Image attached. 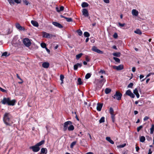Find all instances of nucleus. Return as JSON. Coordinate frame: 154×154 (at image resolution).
<instances>
[{"instance_id":"nucleus-35","label":"nucleus","mask_w":154,"mask_h":154,"mask_svg":"<svg viewBox=\"0 0 154 154\" xmlns=\"http://www.w3.org/2000/svg\"><path fill=\"white\" fill-rule=\"evenodd\" d=\"M114 110L113 109L112 107H110L109 109V113L111 114V115H112V114H114Z\"/></svg>"},{"instance_id":"nucleus-58","label":"nucleus","mask_w":154,"mask_h":154,"mask_svg":"<svg viewBox=\"0 0 154 154\" xmlns=\"http://www.w3.org/2000/svg\"><path fill=\"white\" fill-rule=\"evenodd\" d=\"M77 66H78V67H80L82 66V63H77Z\"/></svg>"},{"instance_id":"nucleus-53","label":"nucleus","mask_w":154,"mask_h":154,"mask_svg":"<svg viewBox=\"0 0 154 154\" xmlns=\"http://www.w3.org/2000/svg\"><path fill=\"white\" fill-rule=\"evenodd\" d=\"M7 54H8V53L7 52H5L2 53V56H7Z\"/></svg>"},{"instance_id":"nucleus-38","label":"nucleus","mask_w":154,"mask_h":154,"mask_svg":"<svg viewBox=\"0 0 154 154\" xmlns=\"http://www.w3.org/2000/svg\"><path fill=\"white\" fill-rule=\"evenodd\" d=\"M91 76V74L90 73H88L86 74L85 76V78L86 79H88Z\"/></svg>"},{"instance_id":"nucleus-46","label":"nucleus","mask_w":154,"mask_h":154,"mask_svg":"<svg viewBox=\"0 0 154 154\" xmlns=\"http://www.w3.org/2000/svg\"><path fill=\"white\" fill-rule=\"evenodd\" d=\"M23 2L26 5H27L29 4V2L26 0H23Z\"/></svg>"},{"instance_id":"nucleus-64","label":"nucleus","mask_w":154,"mask_h":154,"mask_svg":"<svg viewBox=\"0 0 154 154\" xmlns=\"http://www.w3.org/2000/svg\"><path fill=\"white\" fill-rule=\"evenodd\" d=\"M104 2L106 3H109V0H103Z\"/></svg>"},{"instance_id":"nucleus-40","label":"nucleus","mask_w":154,"mask_h":154,"mask_svg":"<svg viewBox=\"0 0 154 154\" xmlns=\"http://www.w3.org/2000/svg\"><path fill=\"white\" fill-rule=\"evenodd\" d=\"M77 32L78 35L80 36L82 35V32L80 29L78 30Z\"/></svg>"},{"instance_id":"nucleus-2","label":"nucleus","mask_w":154,"mask_h":154,"mask_svg":"<svg viewBox=\"0 0 154 154\" xmlns=\"http://www.w3.org/2000/svg\"><path fill=\"white\" fill-rule=\"evenodd\" d=\"M16 100L15 99L11 100L9 97H4L1 101V103L4 105L14 106L15 105Z\"/></svg>"},{"instance_id":"nucleus-37","label":"nucleus","mask_w":154,"mask_h":154,"mask_svg":"<svg viewBox=\"0 0 154 154\" xmlns=\"http://www.w3.org/2000/svg\"><path fill=\"white\" fill-rule=\"evenodd\" d=\"M76 143V141H73L72 142L70 145V148H73V146L75 145Z\"/></svg>"},{"instance_id":"nucleus-31","label":"nucleus","mask_w":154,"mask_h":154,"mask_svg":"<svg viewBox=\"0 0 154 154\" xmlns=\"http://www.w3.org/2000/svg\"><path fill=\"white\" fill-rule=\"evenodd\" d=\"M97 104V103L94 101H91L90 102V104L89 106H95Z\"/></svg>"},{"instance_id":"nucleus-6","label":"nucleus","mask_w":154,"mask_h":154,"mask_svg":"<svg viewBox=\"0 0 154 154\" xmlns=\"http://www.w3.org/2000/svg\"><path fill=\"white\" fill-rule=\"evenodd\" d=\"M42 36L44 38H51L53 37V35L51 34L44 32H42Z\"/></svg>"},{"instance_id":"nucleus-52","label":"nucleus","mask_w":154,"mask_h":154,"mask_svg":"<svg viewBox=\"0 0 154 154\" xmlns=\"http://www.w3.org/2000/svg\"><path fill=\"white\" fill-rule=\"evenodd\" d=\"M0 90L3 92H6L7 91L0 87Z\"/></svg>"},{"instance_id":"nucleus-4","label":"nucleus","mask_w":154,"mask_h":154,"mask_svg":"<svg viewBox=\"0 0 154 154\" xmlns=\"http://www.w3.org/2000/svg\"><path fill=\"white\" fill-rule=\"evenodd\" d=\"M122 96V94L118 91H116L115 94L112 97L114 99H116L117 100H119L121 99Z\"/></svg>"},{"instance_id":"nucleus-47","label":"nucleus","mask_w":154,"mask_h":154,"mask_svg":"<svg viewBox=\"0 0 154 154\" xmlns=\"http://www.w3.org/2000/svg\"><path fill=\"white\" fill-rule=\"evenodd\" d=\"M99 73H101V74H105L106 73V72H105V71H104V70L101 69L99 71Z\"/></svg>"},{"instance_id":"nucleus-12","label":"nucleus","mask_w":154,"mask_h":154,"mask_svg":"<svg viewBox=\"0 0 154 154\" xmlns=\"http://www.w3.org/2000/svg\"><path fill=\"white\" fill-rule=\"evenodd\" d=\"M52 23L53 25L60 28H62L63 27V26L60 24L58 22H53Z\"/></svg>"},{"instance_id":"nucleus-10","label":"nucleus","mask_w":154,"mask_h":154,"mask_svg":"<svg viewBox=\"0 0 154 154\" xmlns=\"http://www.w3.org/2000/svg\"><path fill=\"white\" fill-rule=\"evenodd\" d=\"M125 94L130 96L132 98H134L135 97L134 94L130 90H128L126 91Z\"/></svg>"},{"instance_id":"nucleus-17","label":"nucleus","mask_w":154,"mask_h":154,"mask_svg":"<svg viewBox=\"0 0 154 154\" xmlns=\"http://www.w3.org/2000/svg\"><path fill=\"white\" fill-rule=\"evenodd\" d=\"M42 66L44 68H47L49 66V64L48 62H45L42 63Z\"/></svg>"},{"instance_id":"nucleus-28","label":"nucleus","mask_w":154,"mask_h":154,"mask_svg":"<svg viewBox=\"0 0 154 154\" xmlns=\"http://www.w3.org/2000/svg\"><path fill=\"white\" fill-rule=\"evenodd\" d=\"M134 32L136 34H138L139 35H141L142 34V32L139 29H137L135 31H134Z\"/></svg>"},{"instance_id":"nucleus-14","label":"nucleus","mask_w":154,"mask_h":154,"mask_svg":"<svg viewBox=\"0 0 154 154\" xmlns=\"http://www.w3.org/2000/svg\"><path fill=\"white\" fill-rule=\"evenodd\" d=\"M47 152V149L46 148H42L41 149L40 154H46Z\"/></svg>"},{"instance_id":"nucleus-63","label":"nucleus","mask_w":154,"mask_h":154,"mask_svg":"<svg viewBox=\"0 0 154 154\" xmlns=\"http://www.w3.org/2000/svg\"><path fill=\"white\" fill-rule=\"evenodd\" d=\"M136 151L137 152H138V151L140 149L139 147L138 146H136Z\"/></svg>"},{"instance_id":"nucleus-23","label":"nucleus","mask_w":154,"mask_h":154,"mask_svg":"<svg viewBox=\"0 0 154 154\" xmlns=\"http://www.w3.org/2000/svg\"><path fill=\"white\" fill-rule=\"evenodd\" d=\"M74 129V127L73 125H70V126L68 128V130L69 131H73Z\"/></svg>"},{"instance_id":"nucleus-34","label":"nucleus","mask_w":154,"mask_h":154,"mask_svg":"<svg viewBox=\"0 0 154 154\" xmlns=\"http://www.w3.org/2000/svg\"><path fill=\"white\" fill-rule=\"evenodd\" d=\"M113 59L116 62L118 63H120V60L117 57H113Z\"/></svg>"},{"instance_id":"nucleus-59","label":"nucleus","mask_w":154,"mask_h":154,"mask_svg":"<svg viewBox=\"0 0 154 154\" xmlns=\"http://www.w3.org/2000/svg\"><path fill=\"white\" fill-rule=\"evenodd\" d=\"M149 119V117H148L146 116L143 119V120L144 121H146L147 120Z\"/></svg>"},{"instance_id":"nucleus-51","label":"nucleus","mask_w":154,"mask_h":154,"mask_svg":"<svg viewBox=\"0 0 154 154\" xmlns=\"http://www.w3.org/2000/svg\"><path fill=\"white\" fill-rule=\"evenodd\" d=\"M113 37L115 38H116L118 37V35L117 33H115L114 35H113Z\"/></svg>"},{"instance_id":"nucleus-13","label":"nucleus","mask_w":154,"mask_h":154,"mask_svg":"<svg viewBox=\"0 0 154 154\" xmlns=\"http://www.w3.org/2000/svg\"><path fill=\"white\" fill-rule=\"evenodd\" d=\"M82 12L83 14L85 17H87L89 15L88 11L85 8L83 9Z\"/></svg>"},{"instance_id":"nucleus-3","label":"nucleus","mask_w":154,"mask_h":154,"mask_svg":"<svg viewBox=\"0 0 154 154\" xmlns=\"http://www.w3.org/2000/svg\"><path fill=\"white\" fill-rule=\"evenodd\" d=\"M45 142V140H43L34 146H30L29 148L30 149H32L33 152H37L39 151L40 149V148L39 146L44 144Z\"/></svg>"},{"instance_id":"nucleus-54","label":"nucleus","mask_w":154,"mask_h":154,"mask_svg":"<svg viewBox=\"0 0 154 154\" xmlns=\"http://www.w3.org/2000/svg\"><path fill=\"white\" fill-rule=\"evenodd\" d=\"M11 33V32L10 31V29H8L7 30V32L6 35H9Z\"/></svg>"},{"instance_id":"nucleus-21","label":"nucleus","mask_w":154,"mask_h":154,"mask_svg":"<svg viewBox=\"0 0 154 154\" xmlns=\"http://www.w3.org/2000/svg\"><path fill=\"white\" fill-rule=\"evenodd\" d=\"M106 140L112 144H114V141L112 140H111L110 138L109 137H106Z\"/></svg>"},{"instance_id":"nucleus-48","label":"nucleus","mask_w":154,"mask_h":154,"mask_svg":"<svg viewBox=\"0 0 154 154\" xmlns=\"http://www.w3.org/2000/svg\"><path fill=\"white\" fill-rule=\"evenodd\" d=\"M133 85V83H131L128 85V87L129 88H132Z\"/></svg>"},{"instance_id":"nucleus-27","label":"nucleus","mask_w":154,"mask_h":154,"mask_svg":"<svg viewBox=\"0 0 154 154\" xmlns=\"http://www.w3.org/2000/svg\"><path fill=\"white\" fill-rule=\"evenodd\" d=\"M140 140V142H143L145 140V137L143 136H141Z\"/></svg>"},{"instance_id":"nucleus-33","label":"nucleus","mask_w":154,"mask_h":154,"mask_svg":"<svg viewBox=\"0 0 154 154\" xmlns=\"http://www.w3.org/2000/svg\"><path fill=\"white\" fill-rule=\"evenodd\" d=\"M65 19H66L67 21L68 22H71L72 21V19L70 17H67L65 18Z\"/></svg>"},{"instance_id":"nucleus-62","label":"nucleus","mask_w":154,"mask_h":154,"mask_svg":"<svg viewBox=\"0 0 154 154\" xmlns=\"http://www.w3.org/2000/svg\"><path fill=\"white\" fill-rule=\"evenodd\" d=\"M85 59L87 62H89L90 61V59L88 56L86 57Z\"/></svg>"},{"instance_id":"nucleus-16","label":"nucleus","mask_w":154,"mask_h":154,"mask_svg":"<svg viewBox=\"0 0 154 154\" xmlns=\"http://www.w3.org/2000/svg\"><path fill=\"white\" fill-rule=\"evenodd\" d=\"M31 23L34 26L37 27L38 26V23L36 21L32 20L31 21Z\"/></svg>"},{"instance_id":"nucleus-7","label":"nucleus","mask_w":154,"mask_h":154,"mask_svg":"<svg viewBox=\"0 0 154 154\" xmlns=\"http://www.w3.org/2000/svg\"><path fill=\"white\" fill-rule=\"evenodd\" d=\"M112 67L113 69L117 70H121L124 68V66L122 64H120L118 66H113Z\"/></svg>"},{"instance_id":"nucleus-18","label":"nucleus","mask_w":154,"mask_h":154,"mask_svg":"<svg viewBox=\"0 0 154 154\" xmlns=\"http://www.w3.org/2000/svg\"><path fill=\"white\" fill-rule=\"evenodd\" d=\"M133 93L135 94L136 95L137 97V98L139 97L140 95L138 93V91L137 88H136L134 90Z\"/></svg>"},{"instance_id":"nucleus-1","label":"nucleus","mask_w":154,"mask_h":154,"mask_svg":"<svg viewBox=\"0 0 154 154\" xmlns=\"http://www.w3.org/2000/svg\"><path fill=\"white\" fill-rule=\"evenodd\" d=\"M12 118V116L9 113L6 112L5 113L3 117V121L6 126H11L13 123L11 121Z\"/></svg>"},{"instance_id":"nucleus-36","label":"nucleus","mask_w":154,"mask_h":154,"mask_svg":"<svg viewBox=\"0 0 154 154\" xmlns=\"http://www.w3.org/2000/svg\"><path fill=\"white\" fill-rule=\"evenodd\" d=\"M111 118L112 119V122L114 123L115 121V114H112L111 115Z\"/></svg>"},{"instance_id":"nucleus-61","label":"nucleus","mask_w":154,"mask_h":154,"mask_svg":"<svg viewBox=\"0 0 154 154\" xmlns=\"http://www.w3.org/2000/svg\"><path fill=\"white\" fill-rule=\"evenodd\" d=\"M97 106H103V103H97Z\"/></svg>"},{"instance_id":"nucleus-44","label":"nucleus","mask_w":154,"mask_h":154,"mask_svg":"<svg viewBox=\"0 0 154 154\" xmlns=\"http://www.w3.org/2000/svg\"><path fill=\"white\" fill-rule=\"evenodd\" d=\"M90 101H87V102H85L84 103V105H88V106H89L90 105Z\"/></svg>"},{"instance_id":"nucleus-49","label":"nucleus","mask_w":154,"mask_h":154,"mask_svg":"<svg viewBox=\"0 0 154 154\" xmlns=\"http://www.w3.org/2000/svg\"><path fill=\"white\" fill-rule=\"evenodd\" d=\"M77 65V63H76L74 66V69L75 70H76L78 69V67Z\"/></svg>"},{"instance_id":"nucleus-55","label":"nucleus","mask_w":154,"mask_h":154,"mask_svg":"<svg viewBox=\"0 0 154 154\" xmlns=\"http://www.w3.org/2000/svg\"><path fill=\"white\" fill-rule=\"evenodd\" d=\"M118 24H119V26H121V27H123L125 25V23H124L122 24V23H119Z\"/></svg>"},{"instance_id":"nucleus-20","label":"nucleus","mask_w":154,"mask_h":154,"mask_svg":"<svg viewBox=\"0 0 154 154\" xmlns=\"http://www.w3.org/2000/svg\"><path fill=\"white\" fill-rule=\"evenodd\" d=\"M106 81V80L104 79H103L99 81V83L100 84V85L102 86Z\"/></svg>"},{"instance_id":"nucleus-11","label":"nucleus","mask_w":154,"mask_h":154,"mask_svg":"<svg viewBox=\"0 0 154 154\" xmlns=\"http://www.w3.org/2000/svg\"><path fill=\"white\" fill-rule=\"evenodd\" d=\"M16 28L20 30H24L25 29L23 27L21 26L20 24L18 23H16L15 25Z\"/></svg>"},{"instance_id":"nucleus-41","label":"nucleus","mask_w":154,"mask_h":154,"mask_svg":"<svg viewBox=\"0 0 154 154\" xmlns=\"http://www.w3.org/2000/svg\"><path fill=\"white\" fill-rule=\"evenodd\" d=\"M143 128V125H140V126L137 127V131L138 132H139L140 130Z\"/></svg>"},{"instance_id":"nucleus-43","label":"nucleus","mask_w":154,"mask_h":154,"mask_svg":"<svg viewBox=\"0 0 154 154\" xmlns=\"http://www.w3.org/2000/svg\"><path fill=\"white\" fill-rule=\"evenodd\" d=\"M8 1L10 5L14 4V0H8Z\"/></svg>"},{"instance_id":"nucleus-50","label":"nucleus","mask_w":154,"mask_h":154,"mask_svg":"<svg viewBox=\"0 0 154 154\" xmlns=\"http://www.w3.org/2000/svg\"><path fill=\"white\" fill-rule=\"evenodd\" d=\"M102 106H97V109L99 111H100L102 109Z\"/></svg>"},{"instance_id":"nucleus-25","label":"nucleus","mask_w":154,"mask_h":154,"mask_svg":"<svg viewBox=\"0 0 154 154\" xmlns=\"http://www.w3.org/2000/svg\"><path fill=\"white\" fill-rule=\"evenodd\" d=\"M154 131V125L152 124L151 126V127L150 128V133L152 134L153 133Z\"/></svg>"},{"instance_id":"nucleus-22","label":"nucleus","mask_w":154,"mask_h":154,"mask_svg":"<svg viewBox=\"0 0 154 154\" xmlns=\"http://www.w3.org/2000/svg\"><path fill=\"white\" fill-rule=\"evenodd\" d=\"M114 56L119 57L120 56L121 53L120 52H115L112 54Z\"/></svg>"},{"instance_id":"nucleus-32","label":"nucleus","mask_w":154,"mask_h":154,"mask_svg":"<svg viewBox=\"0 0 154 154\" xmlns=\"http://www.w3.org/2000/svg\"><path fill=\"white\" fill-rule=\"evenodd\" d=\"M83 54L82 53H80L76 55V59L77 60L79 59L82 56Z\"/></svg>"},{"instance_id":"nucleus-30","label":"nucleus","mask_w":154,"mask_h":154,"mask_svg":"<svg viewBox=\"0 0 154 154\" xmlns=\"http://www.w3.org/2000/svg\"><path fill=\"white\" fill-rule=\"evenodd\" d=\"M84 35L85 37H88L90 36L89 33L87 32H84Z\"/></svg>"},{"instance_id":"nucleus-8","label":"nucleus","mask_w":154,"mask_h":154,"mask_svg":"<svg viewBox=\"0 0 154 154\" xmlns=\"http://www.w3.org/2000/svg\"><path fill=\"white\" fill-rule=\"evenodd\" d=\"M72 124V122L70 121H68L64 123L63 131H65L66 130L68 125H70Z\"/></svg>"},{"instance_id":"nucleus-5","label":"nucleus","mask_w":154,"mask_h":154,"mask_svg":"<svg viewBox=\"0 0 154 154\" xmlns=\"http://www.w3.org/2000/svg\"><path fill=\"white\" fill-rule=\"evenodd\" d=\"M23 43L27 47L30 46L31 44L30 41L28 38H25L23 39Z\"/></svg>"},{"instance_id":"nucleus-42","label":"nucleus","mask_w":154,"mask_h":154,"mask_svg":"<svg viewBox=\"0 0 154 154\" xmlns=\"http://www.w3.org/2000/svg\"><path fill=\"white\" fill-rule=\"evenodd\" d=\"M41 47L43 48H46V45L45 43H42L41 44Z\"/></svg>"},{"instance_id":"nucleus-9","label":"nucleus","mask_w":154,"mask_h":154,"mask_svg":"<svg viewBox=\"0 0 154 154\" xmlns=\"http://www.w3.org/2000/svg\"><path fill=\"white\" fill-rule=\"evenodd\" d=\"M92 49L93 51L96 52L97 53L99 54H103V51L98 49L95 46H93L92 48Z\"/></svg>"},{"instance_id":"nucleus-57","label":"nucleus","mask_w":154,"mask_h":154,"mask_svg":"<svg viewBox=\"0 0 154 154\" xmlns=\"http://www.w3.org/2000/svg\"><path fill=\"white\" fill-rule=\"evenodd\" d=\"M126 144L125 143V144H122V145H120L119 146V147L120 148H123L126 146Z\"/></svg>"},{"instance_id":"nucleus-45","label":"nucleus","mask_w":154,"mask_h":154,"mask_svg":"<svg viewBox=\"0 0 154 154\" xmlns=\"http://www.w3.org/2000/svg\"><path fill=\"white\" fill-rule=\"evenodd\" d=\"M64 77L63 75L61 74L60 75V79L61 81L63 80Z\"/></svg>"},{"instance_id":"nucleus-29","label":"nucleus","mask_w":154,"mask_h":154,"mask_svg":"<svg viewBox=\"0 0 154 154\" xmlns=\"http://www.w3.org/2000/svg\"><path fill=\"white\" fill-rule=\"evenodd\" d=\"M105 121V118L104 117H102L99 120V123H101L104 122Z\"/></svg>"},{"instance_id":"nucleus-56","label":"nucleus","mask_w":154,"mask_h":154,"mask_svg":"<svg viewBox=\"0 0 154 154\" xmlns=\"http://www.w3.org/2000/svg\"><path fill=\"white\" fill-rule=\"evenodd\" d=\"M21 2V1L20 0H14V2L17 4L20 3Z\"/></svg>"},{"instance_id":"nucleus-19","label":"nucleus","mask_w":154,"mask_h":154,"mask_svg":"<svg viewBox=\"0 0 154 154\" xmlns=\"http://www.w3.org/2000/svg\"><path fill=\"white\" fill-rule=\"evenodd\" d=\"M64 9V7L63 6H61L60 8V9L58 7H56V9L57 11L58 12H60L61 11H62Z\"/></svg>"},{"instance_id":"nucleus-15","label":"nucleus","mask_w":154,"mask_h":154,"mask_svg":"<svg viewBox=\"0 0 154 154\" xmlns=\"http://www.w3.org/2000/svg\"><path fill=\"white\" fill-rule=\"evenodd\" d=\"M132 14L135 16H137L138 15L139 13L137 11L136 9H133L132 10Z\"/></svg>"},{"instance_id":"nucleus-24","label":"nucleus","mask_w":154,"mask_h":154,"mask_svg":"<svg viewBox=\"0 0 154 154\" xmlns=\"http://www.w3.org/2000/svg\"><path fill=\"white\" fill-rule=\"evenodd\" d=\"M88 5V4L86 2H83L82 5L81 6L82 8H85L87 7Z\"/></svg>"},{"instance_id":"nucleus-39","label":"nucleus","mask_w":154,"mask_h":154,"mask_svg":"<svg viewBox=\"0 0 154 154\" xmlns=\"http://www.w3.org/2000/svg\"><path fill=\"white\" fill-rule=\"evenodd\" d=\"M78 84L79 85H81L82 84V79L80 78H79L78 79Z\"/></svg>"},{"instance_id":"nucleus-60","label":"nucleus","mask_w":154,"mask_h":154,"mask_svg":"<svg viewBox=\"0 0 154 154\" xmlns=\"http://www.w3.org/2000/svg\"><path fill=\"white\" fill-rule=\"evenodd\" d=\"M146 139L148 141H150L152 140V138L149 136L146 137Z\"/></svg>"},{"instance_id":"nucleus-26","label":"nucleus","mask_w":154,"mask_h":154,"mask_svg":"<svg viewBox=\"0 0 154 154\" xmlns=\"http://www.w3.org/2000/svg\"><path fill=\"white\" fill-rule=\"evenodd\" d=\"M111 91V89L110 88H106L105 90V93L106 94H108Z\"/></svg>"}]
</instances>
